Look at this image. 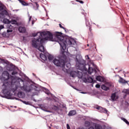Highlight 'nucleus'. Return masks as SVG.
Here are the masks:
<instances>
[{"mask_svg": "<svg viewBox=\"0 0 129 129\" xmlns=\"http://www.w3.org/2000/svg\"><path fill=\"white\" fill-rule=\"evenodd\" d=\"M55 38H56V41L60 46L62 56H59L58 59L55 58L53 60V63L58 67L64 68L65 67V60L67 59V56L65 55L66 46L72 45L73 40L68 37L62 36V33L59 32H55Z\"/></svg>", "mask_w": 129, "mask_h": 129, "instance_id": "obj_1", "label": "nucleus"}, {"mask_svg": "<svg viewBox=\"0 0 129 129\" xmlns=\"http://www.w3.org/2000/svg\"><path fill=\"white\" fill-rule=\"evenodd\" d=\"M40 36L43 35L46 37L42 39L40 38V37L37 39L34 38L32 40V46L33 48L38 49L40 52H44L45 48L43 46V43H44L45 41H53V34L50 31H44L42 33H40Z\"/></svg>", "mask_w": 129, "mask_h": 129, "instance_id": "obj_2", "label": "nucleus"}, {"mask_svg": "<svg viewBox=\"0 0 129 129\" xmlns=\"http://www.w3.org/2000/svg\"><path fill=\"white\" fill-rule=\"evenodd\" d=\"M11 79L12 80L11 84H10L9 82L4 83L2 86V93H3L6 98H8V99H10L12 97V95H13L11 93V91L14 92L16 91L15 85H13V81H14L15 77L14 76H11Z\"/></svg>", "mask_w": 129, "mask_h": 129, "instance_id": "obj_3", "label": "nucleus"}, {"mask_svg": "<svg viewBox=\"0 0 129 129\" xmlns=\"http://www.w3.org/2000/svg\"><path fill=\"white\" fill-rule=\"evenodd\" d=\"M77 69H79V70H81V71H83V70L85 69V65H84V63H80V61H79V60L77 58Z\"/></svg>", "mask_w": 129, "mask_h": 129, "instance_id": "obj_4", "label": "nucleus"}, {"mask_svg": "<svg viewBox=\"0 0 129 129\" xmlns=\"http://www.w3.org/2000/svg\"><path fill=\"white\" fill-rule=\"evenodd\" d=\"M96 109H98L99 110V112H101V113H107V110L106 108H103L102 107L97 106L96 107Z\"/></svg>", "mask_w": 129, "mask_h": 129, "instance_id": "obj_5", "label": "nucleus"}, {"mask_svg": "<svg viewBox=\"0 0 129 129\" xmlns=\"http://www.w3.org/2000/svg\"><path fill=\"white\" fill-rule=\"evenodd\" d=\"M19 3H20V4H21L22 5V6H33V4L32 3H30V4H28L27 3H26V2L23 1V0H18Z\"/></svg>", "mask_w": 129, "mask_h": 129, "instance_id": "obj_6", "label": "nucleus"}, {"mask_svg": "<svg viewBox=\"0 0 129 129\" xmlns=\"http://www.w3.org/2000/svg\"><path fill=\"white\" fill-rule=\"evenodd\" d=\"M40 57L41 58V59H42V60H43V61H47V60L48 59L47 56L43 53H40Z\"/></svg>", "mask_w": 129, "mask_h": 129, "instance_id": "obj_7", "label": "nucleus"}, {"mask_svg": "<svg viewBox=\"0 0 129 129\" xmlns=\"http://www.w3.org/2000/svg\"><path fill=\"white\" fill-rule=\"evenodd\" d=\"M18 30L20 33H25L26 31V28L22 26L19 27Z\"/></svg>", "mask_w": 129, "mask_h": 129, "instance_id": "obj_8", "label": "nucleus"}, {"mask_svg": "<svg viewBox=\"0 0 129 129\" xmlns=\"http://www.w3.org/2000/svg\"><path fill=\"white\" fill-rule=\"evenodd\" d=\"M70 76H71V77H73V78H74L75 77H76V76H77V72H75V71L71 72Z\"/></svg>", "mask_w": 129, "mask_h": 129, "instance_id": "obj_9", "label": "nucleus"}, {"mask_svg": "<svg viewBox=\"0 0 129 129\" xmlns=\"http://www.w3.org/2000/svg\"><path fill=\"white\" fill-rule=\"evenodd\" d=\"M1 15H3V16H7V17L10 16V14H9V12L7 10H3L1 12Z\"/></svg>", "mask_w": 129, "mask_h": 129, "instance_id": "obj_10", "label": "nucleus"}, {"mask_svg": "<svg viewBox=\"0 0 129 129\" xmlns=\"http://www.w3.org/2000/svg\"><path fill=\"white\" fill-rule=\"evenodd\" d=\"M75 114H76V111H75L74 110H73L70 111L69 112L68 116H72L73 115H75Z\"/></svg>", "mask_w": 129, "mask_h": 129, "instance_id": "obj_11", "label": "nucleus"}, {"mask_svg": "<svg viewBox=\"0 0 129 129\" xmlns=\"http://www.w3.org/2000/svg\"><path fill=\"white\" fill-rule=\"evenodd\" d=\"M111 98L112 101H115V100H116L117 98L116 97V95L115 94V93H113L111 94Z\"/></svg>", "mask_w": 129, "mask_h": 129, "instance_id": "obj_12", "label": "nucleus"}, {"mask_svg": "<svg viewBox=\"0 0 129 129\" xmlns=\"http://www.w3.org/2000/svg\"><path fill=\"white\" fill-rule=\"evenodd\" d=\"M86 81L87 82H88L89 83H94V82H95V81L93 80V79H92L91 77L88 78Z\"/></svg>", "mask_w": 129, "mask_h": 129, "instance_id": "obj_13", "label": "nucleus"}, {"mask_svg": "<svg viewBox=\"0 0 129 129\" xmlns=\"http://www.w3.org/2000/svg\"><path fill=\"white\" fill-rule=\"evenodd\" d=\"M77 76L78 77V78L81 79L83 77V74H82V72L77 71Z\"/></svg>", "mask_w": 129, "mask_h": 129, "instance_id": "obj_14", "label": "nucleus"}, {"mask_svg": "<svg viewBox=\"0 0 129 129\" xmlns=\"http://www.w3.org/2000/svg\"><path fill=\"white\" fill-rule=\"evenodd\" d=\"M118 82H119V83H123V84L127 83V81H126L125 80L123 79L121 77H119Z\"/></svg>", "mask_w": 129, "mask_h": 129, "instance_id": "obj_15", "label": "nucleus"}, {"mask_svg": "<svg viewBox=\"0 0 129 129\" xmlns=\"http://www.w3.org/2000/svg\"><path fill=\"white\" fill-rule=\"evenodd\" d=\"M101 88L103 89V90H105V91H107V90H109V87H107L105 85H103L101 86Z\"/></svg>", "mask_w": 129, "mask_h": 129, "instance_id": "obj_16", "label": "nucleus"}, {"mask_svg": "<svg viewBox=\"0 0 129 129\" xmlns=\"http://www.w3.org/2000/svg\"><path fill=\"white\" fill-rule=\"evenodd\" d=\"M96 79L97 81H100V82H102V81H103V78L100 76H97Z\"/></svg>", "mask_w": 129, "mask_h": 129, "instance_id": "obj_17", "label": "nucleus"}, {"mask_svg": "<svg viewBox=\"0 0 129 129\" xmlns=\"http://www.w3.org/2000/svg\"><path fill=\"white\" fill-rule=\"evenodd\" d=\"M47 57H48L49 61H52V60L54 58V57H53V55H52L51 54H49L47 56Z\"/></svg>", "mask_w": 129, "mask_h": 129, "instance_id": "obj_18", "label": "nucleus"}, {"mask_svg": "<svg viewBox=\"0 0 129 129\" xmlns=\"http://www.w3.org/2000/svg\"><path fill=\"white\" fill-rule=\"evenodd\" d=\"M89 35L90 36H92L93 35V33H92V28H91V26H89Z\"/></svg>", "mask_w": 129, "mask_h": 129, "instance_id": "obj_19", "label": "nucleus"}, {"mask_svg": "<svg viewBox=\"0 0 129 129\" xmlns=\"http://www.w3.org/2000/svg\"><path fill=\"white\" fill-rule=\"evenodd\" d=\"M88 72L89 74H92V72H93V68H89Z\"/></svg>", "mask_w": 129, "mask_h": 129, "instance_id": "obj_20", "label": "nucleus"}, {"mask_svg": "<svg viewBox=\"0 0 129 129\" xmlns=\"http://www.w3.org/2000/svg\"><path fill=\"white\" fill-rule=\"evenodd\" d=\"M3 74H6V76H7V79H10V74H9V72L6 71L3 73Z\"/></svg>", "mask_w": 129, "mask_h": 129, "instance_id": "obj_21", "label": "nucleus"}, {"mask_svg": "<svg viewBox=\"0 0 129 129\" xmlns=\"http://www.w3.org/2000/svg\"><path fill=\"white\" fill-rule=\"evenodd\" d=\"M85 125L87 127L90 126V122L88 121H86L85 122Z\"/></svg>", "mask_w": 129, "mask_h": 129, "instance_id": "obj_22", "label": "nucleus"}, {"mask_svg": "<svg viewBox=\"0 0 129 129\" xmlns=\"http://www.w3.org/2000/svg\"><path fill=\"white\" fill-rule=\"evenodd\" d=\"M86 25L87 27H91L90 26V22L87 19H86Z\"/></svg>", "mask_w": 129, "mask_h": 129, "instance_id": "obj_23", "label": "nucleus"}, {"mask_svg": "<svg viewBox=\"0 0 129 129\" xmlns=\"http://www.w3.org/2000/svg\"><path fill=\"white\" fill-rule=\"evenodd\" d=\"M122 120H123L124 122H125V123H126V124H128L129 122L128 121H127V120H126V119L124 118H121Z\"/></svg>", "mask_w": 129, "mask_h": 129, "instance_id": "obj_24", "label": "nucleus"}, {"mask_svg": "<svg viewBox=\"0 0 129 129\" xmlns=\"http://www.w3.org/2000/svg\"><path fill=\"white\" fill-rule=\"evenodd\" d=\"M35 7H36V8H34V9L38 10L39 9V4L37 2H35Z\"/></svg>", "mask_w": 129, "mask_h": 129, "instance_id": "obj_25", "label": "nucleus"}, {"mask_svg": "<svg viewBox=\"0 0 129 129\" xmlns=\"http://www.w3.org/2000/svg\"><path fill=\"white\" fill-rule=\"evenodd\" d=\"M4 23H5V24H9L10 20L7 19H4Z\"/></svg>", "mask_w": 129, "mask_h": 129, "instance_id": "obj_26", "label": "nucleus"}, {"mask_svg": "<svg viewBox=\"0 0 129 129\" xmlns=\"http://www.w3.org/2000/svg\"><path fill=\"white\" fill-rule=\"evenodd\" d=\"M53 109H54V110H59V107L54 105L53 107Z\"/></svg>", "mask_w": 129, "mask_h": 129, "instance_id": "obj_27", "label": "nucleus"}, {"mask_svg": "<svg viewBox=\"0 0 129 129\" xmlns=\"http://www.w3.org/2000/svg\"><path fill=\"white\" fill-rule=\"evenodd\" d=\"M11 23L12 25H16V24H17V21L15 20H12Z\"/></svg>", "mask_w": 129, "mask_h": 129, "instance_id": "obj_28", "label": "nucleus"}, {"mask_svg": "<svg viewBox=\"0 0 129 129\" xmlns=\"http://www.w3.org/2000/svg\"><path fill=\"white\" fill-rule=\"evenodd\" d=\"M123 91L126 94H129V89H125Z\"/></svg>", "mask_w": 129, "mask_h": 129, "instance_id": "obj_29", "label": "nucleus"}, {"mask_svg": "<svg viewBox=\"0 0 129 129\" xmlns=\"http://www.w3.org/2000/svg\"><path fill=\"white\" fill-rule=\"evenodd\" d=\"M71 66V64H70V63H68L66 64V67H67V68H68V69H69V68H70Z\"/></svg>", "mask_w": 129, "mask_h": 129, "instance_id": "obj_30", "label": "nucleus"}, {"mask_svg": "<svg viewBox=\"0 0 129 129\" xmlns=\"http://www.w3.org/2000/svg\"><path fill=\"white\" fill-rule=\"evenodd\" d=\"M22 92H20L18 93V97H20V98H22V97H23L22 96Z\"/></svg>", "mask_w": 129, "mask_h": 129, "instance_id": "obj_31", "label": "nucleus"}, {"mask_svg": "<svg viewBox=\"0 0 129 129\" xmlns=\"http://www.w3.org/2000/svg\"><path fill=\"white\" fill-rule=\"evenodd\" d=\"M59 27L61 28V29H63V30H64V31H66V29L65 28H64L62 25H61V24H59Z\"/></svg>", "mask_w": 129, "mask_h": 129, "instance_id": "obj_32", "label": "nucleus"}, {"mask_svg": "<svg viewBox=\"0 0 129 129\" xmlns=\"http://www.w3.org/2000/svg\"><path fill=\"white\" fill-rule=\"evenodd\" d=\"M22 102H23V103H24V104H30V103L29 102H27L26 101H23Z\"/></svg>", "mask_w": 129, "mask_h": 129, "instance_id": "obj_33", "label": "nucleus"}, {"mask_svg": "<svg viewBox=\"0 0 129 129\" xmlns=\"http://www.w3.org/2000/svg\"><path fill=\"white\" fill-rule=\"evenodd\" d=\"M76 1L78 2V3H80V4H84V2H83L82 1L77 0Z\"/></svg>", "mask_w": 129, "mask_h": 129, "instance_id": "obj_34", "label": "nucleus"}, {"mask_svg": "<svg viewBox=\"0 0 129 129\" xmlns=\"http://www.w3.org/2000/svg\"><path fill=\"white\" fill-rule=\"evenodd\" d=\"M3 29H5V26L4 25H0V31L3 30Z\"/></svg>", "mask_w": 129, "mask_h": 129, "instance_id": "obj_35", "label": "nucleus"}, {"mask_svg": "<svg viewBox=\"0 0 129 129\" xmlns=\"http://www.w3.org/2000/svg\"><path fill=\"white\" fill-rule=\"evenodd\" d=\"M16 74H18V72L14 71L12 73V75H16Z\"/></svg>", "mask_w": 129, "mask_h": 129, "instance_id": "obj_36", "label": "nucleus"}, {"mask_svg": "<svg viewBox=\"0 0 129 129\" xmlns=\"http://www.w3.org/2000/svg\"><path fill=\"white\" fill-rule=\"evenodd\" d=\"M13 32V30L12 29H8L7 33H12Z\"/></svg>", "mask_w": 129, "mask_h": 129, "instance_id": "obj_37", "label": "nucleus"}, {"mask_svg": "<svg viewBox=\"0 0 129 129\" xmlns=\"http://www.w3.org/2000/svg\"><path fill=\"white\" fill-rule=\"evenodd\" d=\"M95 87L96 88H100V85L99 84H96V86H95Z\"/></svg>", "mask_w": 129, "mask_h": 129, "instance_id": "obj_38", "label": "nucleus"}, {"mask_svg": "<svg viewBox=\"0 0 129 129\" xmlns=\"http://www.w3.org/2000/svg\"><path fill=\"white\" fill-rule=\"evenodd\" d=\"M67 128L71 129V128H70V126L69 125V124H67Z\"/></svg>", "mask_w": 129, "mask_h": 129, "instance_id": "obj_39", "label": "nucleus"}, {"mask_svg": "<svg viewBox=\"0 0 129 129\" xmlns=\"http://www.w3.org/2000/svg\"><path fill=\"white\" fill-rule=\"evenodd\" d=\"M4 10V7L3 6H0V12H2Z\"/></svg>", "mask_w": 129, "mask_h": 129, "instance_id": "obj_40", "label": "nucleus"}, {"mask_svg": "<svg viewBox=\"0 0 129 129\" xmlns=\"http://www.w3.org/2000/svg\"><path fill=\"white\" fill-rule=\"evenodd\" d=\"M25 90L27 91V92H30L31 91V89H29L28 90H27V89H26Z\"/></svg>", "mask_w": 129, "mask_h": 129, "instance_id": "obj_41", "label": "nucleus"}, {"mask_svg": "<svg viewBox=\"0 0 129 129\" xmlns=\"http://www.w3.org/2000/svg\"><path fill=\"white\" fill-rule=\"evenodd\" d=\"M38 35V33H35L33 35V37H36Z\"/></svg>", "mask_w": 129, "mask_h": 129, "instance_id": "obj_42", "label": "nucleus"}, {"mask_svg": "<svg viewBox=\"0 0 129 129\" xmlns=\"http://www.w3.org/2000/svg\"><path fill=\"white\" fill-rule=\"evenodd\" d=\"M89 129H94V127L91 126V127H90L89 128Z\"/></svg>", "mask_w": 129, "mask_h": 129, "instance_id": "obj_43", "label": "nucleus"}, {"mask_svg": "<svg viewBox=\"0 0 129 129\" xmlns=\"http://www.w3.org/2000/svg\"><path fill=\"white\" fill-rule=\"evenodd\" d=\"M31 19H32V16H30L29 17V22L31 21Z\"/></svg>", "mask_w": 129, "mask_h": 129, "instance_id": "obj_44", "label": "nucleus"}, {"mask_svg": "<svg viewBox=\"0 0 129 129\" xmlns=\"http://www.w3.org/2000/svg\"><path fill=\"white\" fill-rule=\"evenodd\" d=\"M95 129H100V128H99V127H96Z\"/></svg>", "mask_w": 129, "mask_h": 129, "instance_id": "obj_45", "label": "nucleus"}, {"mask_svg": "<svg viewBox=\"0 0 129 129\" xmlns=\"http://www.w3.org/2000/svg\"><path fill=\"white\" fill-rule=\"evenodd\" d=\"M127 84L129 86V81H127Z\"/></svg>", "mask_w": 129, "mask_h": 129, "instance_id": "obj_46", "label": "nucleus"}, {"mask_svg": "<svg viewBox=\"0 0 129 129\" xmlns=\"http://www.w3.org/2000/svg\"><path fill=\"white\" fill-rule=\"evenodd\" d=\"M32 25H34V21L32 22Z\"/></svg>", "mask_w": 129, "mask_h": 129, "instance_id": "obj_47", "label": "nucleus"}, {"mask_svg": "<svg viewBox=\"0 0 129 129\" xmlns=\"http://www.w3.org/2000/svg\"><path fill=\"white\" fill-rule=\"evenodd\" d=\"M88 58L89 59V57L88 56Z\"/></svg>", "mask_w": 129, "mask_h": 129, "instance_id": "obj_48", "label": "nucleus"}, {"mask_svg": "<svg viewBox=\"0 0 129 129\" xmlns=\"http://www.w3.org/2000/svg\"><path fill=\"white\" fill-rule=\"evenodd\" d=\"M23 39H25V37H24V36H23Z\"/></svg>", "mask_w": 129, "mask_h": 129, "instance_id": "obj_49", "label": "nucleus"}, {"mask_svg": "<svg viewBox=\"0 0 129 129\" xmlns=\"http://www.w3.org/2000/svg\"><path fill=\"white\" fill-rule=\"evenodd\" d=\"M87 46H89V44H88V45H87Z\"/></svg>", "mask_w": 129, "mask_h": 129, "instance_id": "obj_50", "label": "nucleus"}, {"mask_svg": "<svg viewBox=\"0 0 129 129\" xmlns=\"http://www.w3.org/2000/svg\"><path fill=\"white\" fill-rule=\"evenodd\" d=\"M126 16H127V17H128V16H127V15Z\"/></svg>", "mask_w": 129, "mask_h": 129, "instance_id": "obj_51", "label": "nucleus"}, {"mask_svg": "<svg viewBox=\"0 0 129 129\" xmlns=\"http://www.w3.org/2000/svg\"><path fill=\"white\" fill-rule=\"evenodd\" d=\"M82 93H84V92H82Z\"/></svg>", "mask_w": 129, "mask_h": 129, "instance_id": "obj_52", "label": "nucleus"}]
</instances>
